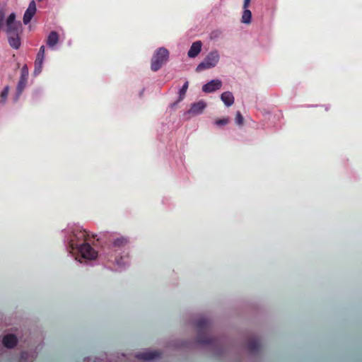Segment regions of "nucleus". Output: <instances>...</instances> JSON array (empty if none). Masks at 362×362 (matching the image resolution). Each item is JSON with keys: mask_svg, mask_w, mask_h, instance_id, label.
I'll return each mask as SVG.
<instances>
[{"mask_svg": "<svg viewBox=\"0 0 362 362\" xmlns=\"http://www.w3.org/2000/svg\"><path fill=\"white\" fill-rule=\"evenodd\" d=\"M77 241H87L90 239V235L86 230L78 229L74 232L73 238L70 240V245L72 248H78L81 256L84 259H95L98 256V252L88 243L79 245L75 243Z\"/></svg>", "mask_w": 362, "mask_h": 362, "instance_id": "nucleus-1", "label": "nucleus"}, {"mask_svg": "<svg viewBox=\"0 0 362 362\" xmlns=\"http://www.w3.org/2000/svg\"><path fill=\"white\" fill-rule=\"evenodd\" d=\"M169 59V52L165 47L158 48L151 62V69L153 71H158Z\"/></svg>", "mask_w": 362, "mask_h": 362, "instance_id": "nucleus-2", "label": "nucleus"}, {"mask_svg": "<svg viewBox=\"0 0 362 362\" xmlns=\"http://www.w3.org/2000/svg\"><path fill=\"white\" fill-rule=\"evenodd\" d=\"M198 332L197 342L199 344H212L214 339L206 334L209 328V322L206 318H200L196 322Z\"/></svg>", "mask_w": 362, "mask_h": 362, "instance_id": "nucleus-3", "label": "nucleus"}, {"mask_svg": "<svg viewBox=\"0 0 362 362\" xmlns=\"http://www.w3.org/2000/svg\"><path fill=\"white\" fill-rule=\"evenodd\" d=\"M219 54L215 50L209 52L204 59L197 66L196 71L200 72L205 69L214 67L219 61Z\"/></svg>", "mask_w": 362, "mask_h": 362, "instance_id": "nucleus-4", "label": "nucleus"}, {"mask_svg": "<svg viewBox=\"0 0 362 362\" xmlns=\"http://www.w3.org/2000/svg\"><path fill=\"white\" fill-rule=\"evenodd\" d=\"M206 107V102L204 100H199L197 103L192 104L191 107L187 111V113L193 116L200 115L203 112Z\"/></svg>", "mask_w": 362, "mask_h": 362, "instance_id": "nucleus-5", "label": "nucleus"}, {"mask_svg": "<svg viewBox=\"0 0 362 362\" xmlns=\"http://www.w3.org/2000/svg\"><path fill=\"white\" fill-rule=\"evenodd\" d=\"M36 13V4L35 1H31L29 4L28 8L26 9L23 16V23L25 25L28 24L32 20L33 17Z\"/></svg>", "mask_w": 362, "mask_h": 362, "instance_id": "nucleus-6", "label": "nucleus"}, {"mask_svg": "<svg viewBox=\"0 0 362 362\" xmlns=\"http://www.w3.org/2000/svg\"><path fill=\"white\" fill-rule=\"evenodd\" d=\"M222 86L221 81L218 79H214L206 84L204 85L202 87V90L205 93H212L217 90H219Z\"/></svg>", "mask_w": 362, "mask_h": 362, "instance_id": "nucleus-7", "label": "nucleus"}, {"mask_svg": "<svg viewBox=\"0 0 362 362\" xmlns=\"http://www.w3.org/2000/svg\"><path fill=\"white\" fill-rule=\"evenodd\" d=\"M161 353L158 351H149L143 353H139L136 357L141 360L150 361L158 358Z\"/></svg>", "mask_w": 362, "mask_h": 362, "instance_id": "nucleus-8", "label": "nucleus"}, {"mask_svg": "<svg viewBox=\"0 0 362 362\" xmlns=\"http://www.w3.org/2000/svg\"><path fill=\"white\" fill-rule=\"evenodd\" d=\"M202 45V44L201 41H196L193 42L189 50L188 51V57L190 58L197 57L201 52Z\"/></svg>", "mask_w": 362, "mask_h": 362, "instance_id": "nucleus-9", "label": "nucleus"}, {"mask_svg": "<svg viewBox=\"0 0 362 362\" xmlns=\"http://www.w3.org/2000/svg\"><path fill=\"white\" fill-rule=\"evenodd\" d=\"M17 341L16 337L12 334L4 336L2 341L4 346L9 349L13 348L16 345Z\"/></svg>", "mask_w": 362, "mask_h": 362, "instance_id": "nucleus-10", "label": "nucleus"}, {"mask_svg": "<svg viewBox=\"0 0 362 362\" xmlns=\"http://www.w3.org/2000/svg\"><path fill=\"white\" fill-rule=\"evenodd\" d=\"M6 33L7 35L20 34L21 33V23L6 24Z\"/></svg>", "mask_w": 362, "mask_h": 362, "instance_id": "nucleus-11", "label": "nucleus"}, {"mask_svg": "<svg viewBox=\"0 0 362 362\" xmlns=\"http://www.w3.org/2000/svg\"><path fill=\"white\" fill-rule=\"evenodd\" d=\"M20 34L8 35V40L10 46L16 49H18L21 47V39L19 37Z\"/></svg>", "mask_w": 362, "mask_h": 362, "instance_id": "nucleus-12", "label": "nucleus"}, {"mask_svg": "<svg viewBox=\"0 0 362 362\" xmlns=\"http://www.w3.org/2000/svg\"><path fill=\"white\" fill-rule=\"evenodd\" d=\"M28 83V78H20L19 81L16 87V95L15 98V101H17L22 94L23 90L26 87Z\"/></svg>", "mask_w": 362, "mask_h": 362, "instance_id": "nucleus-13", "label": "nucleus"}, {"mask_svg": "<svg viewBox=\"0 0 362 362\" xmlns=\"http://www.w3.org/2000/svg\"><path fill=\"white\" fill-rule=\"evenodd\" d=\"M221 99L227 107H230L234 103V97L229 91L223 92L221 95Z\"/></svg>", "mask_w": 362, "mask_h": 362, "instance_id": "nucleus-14", "label": "nucleus"}, {"mask_svg": "<svg viewBox=\"0 0 362 362\" xmlns=\"http://www.w3.org/2000/svg\"><path fill=\"white\" fill-rule=\"evenodd\" d=\"M59 42V35L56 31H52L49 34L47 39V45L52 47L55 46Z\"/></svg>", "mask_w": 362, "mask_h": 362, "instance_id": "nucleus-15", "label": "nucleus"}, {"mask_svg": "<svg viewBox=\"0 0 362 362\" xmlns=\"http://www.w3.org/2000/svg\"><path fill=\"white\" fill-rule=\"evenodd\" d=\"M247 8L243 7L244 11L241 18V22L245 24H250L252 20V13Z\"/></svg>", "mask_w": 362, "mask_h": 362, "instance_id": "nucleus-16", "label": "nucleus"}, {"mask_svg": "<svg viewBox=\"0 0 362 362\" xmlns=\"http://www.w3.org/2000/svg\"><path fill=\"white\" fill-rule=\"evenodd\" d=\"M247 349L250 352L254 353L259 350V343L258 340H257V339H252L247 342Z\"/></svg>", "mask_w": 362, "mask_h": 362, "instance_id": "nucleus-17", "label": "nucleus"}, {"mask_svg": "<svg viewBox=\"0 0 362 362\" xmlns=\"http://www.w3.org/2000/svg\"><path fill=\"white\" fill-rule=\"evenodd\" d=\"M44 59L39 58L36 57L35 61V69H34V74L35 76L38 75L42 69V64H43Z\"/></svg>", "mask_w": 362, "mask_h": 362, "instance_id": "nucleus-18", "label": "nucleus"}, {"mask_svg": "<svg viewBox=\"0 0 362 362\" xmlns=\"http://www.w3.org/2000/svg\"><path fill=\"white\" fill-rule=\"evenodd\" d=\"M128 243L127 240L125 238L121 237L115 239L113 241V246L115 247H122L127 245Z\"/></svg>", "mask_w": 362, "mask_h": 362, "instance_id": "nucleus-19", "label": "nucleus"}, {"mask_svg": "<svg viewBox=\"0 0 362 362\" xmlns=\"http://www.w3.org/2000/svg\"><path fill=\"white\" fill-rule=\"evenodd\" d=\"M9 93V86H6L0 94V104H5Z\"/></svg>", "mask_w": 362, "mask_h": 362, "instance_id": "nucleus-20", "label": "nucleus"}, {"mask_svg": "<svg viewBox=\"0 0 362 362\" xmlns=\"http://www.w3.org/2000/svg\"><path fill=\"white\" fill-rule=\"evenodd\" d=\"M189 83L186 81L179 91V99L178 101H181L184 99L186 92L188 88Z\"/></svg>", "mask_w": 362, "mask_h": 362, "instance_id": "nucleus-21", "label": "nucleus"}, {"mask_svg": "<svg viewBox=\"0 0 362 362\" xmlns=\"http://www.w3.org/2000/svg\"><path fill=\"white\" fill-rule=\"evenodd\" d=\"M20 22L16 21V14L14 13H11L6 19V24L19 23Z\"/></svg>", "mask_w": 362, "mask_h": 362, "instance_id": "nucleus-22", "label": "nucleus"}, {"mask_svg": "<svg viewBox=\"0 0 362 362\" xmlns=\"http://www.w3.org/2000/svg\"><path fill=\"white\" fill-rule=\"evenodd\" d=\"M235 122L238 125H243L244 122V118L240 112H238L235 115Z\"/></svg>", "mask_w": 362, "mask_h": 362, "instance_id": "nucleus-23", "label": "nucleus"}, {"mask_svg": "<svg viewBox=\"0 0 362 362\" xmlns=\"http://www.w3.org/2000/svg\"><path fill=\"white\" fill-rule=\"evenodd\" d=\"M28 79V68L27 65H24L21 69V77Z\"/></svg>", "mask_w": 362, "mask_h": 362, "instance_id": "nucleus-24", "label": "nucleus"}, {"mask_svg": "<svg viewBox=\"0 0 362 362\" xmlns=\"http://www.w3.org/2000/svg\"><path fill=\"white\" fill-rule=\"evenodd\" d=\"M229 122V118H223V119H218L216 120L215 124L217 126H221V125H226Z\"/></svg>", "mask_w": 362, "mask_h": 362, "instance_id": "nucleus-25", "label": "nucleus"}, {"mask_svg": "<svg viewBox=\"0 0 362 362\" xmlns=\"http://www.w3.org/2000/svg\"><path fill=\"white\" fill-rule=\"evenodd\" d=\"M45 47L44 45H42L40 48L38 53L37 54V57L45 59Z\"/></svg>", "mask_w": 362, "mask_h": 362, "instance_id": "nucleus-26", "label": "nucleus"}, {"mask_svg": "<svg viewBox=\"0 0 362 362\" xmlns=\"http://www.w3.org/2000/svg\"><path fill=\"white\" fill-rule=\"evenodd\" d=\"M251 0H244L243 7H249Z\"/></svg>", "mask_w": 362, "mask_h": 362, "instance_id": "nucleus-27", "label": "nucleus"}]
</instances>
